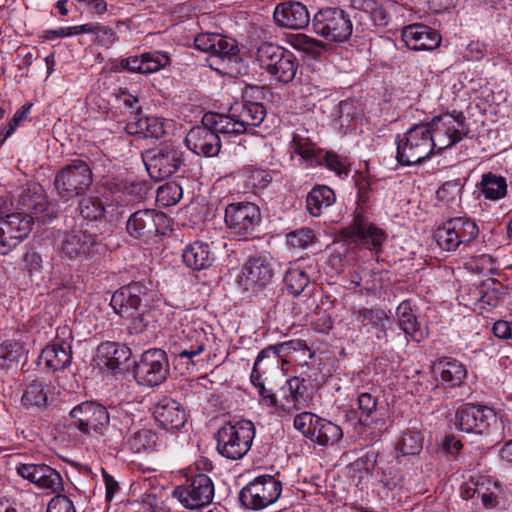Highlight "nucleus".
<instances>
[{
    "instance_id": "obj_1",
    "label": "nucleus",
    "mask_w": 512,
    "mask_h": 512,
    "mask_svg": "<svg viewBox=\"0 0 512 512\" xmlns=\"http://www.w3.org/2000/svg\"><path fill=\"white\" fill-rule=\"evenodd\" d=\"M110 414L107 408L97 401H84L72 408L69 413L74 428L82 434L95 435L114 450L124 442L132 419L125 413Z\"/></svg>"
},
{
    "instance_id": "obj_2",
    "label": "nucleus",
    "mask_w": 512,
    "mask_h": 512,
    "mask_svg": "<svg viewBox=\"0 0 512 512\" xmlns=\"http://www.w3.org/2000/svg\"><path fill=\"white\" fill-rule=\"evenodd\" d=\"M23 206L25 212L8 214L0 218V254L7 255L31 232L34 219H39L38 214L43 212L44 205L41 196L25 195Z\"/></svg>"
},
{
    "instance_id": "obj_3",
    "label": "nucleus",
    "mask_w": 512,
    "mask_h": 512,
    "mask_svg": "<svg viewBox=\"0 0 512 512\" xmlns=\"http://www.w3.org/2000/svg\"><path fill=\"white\" fill-rule=\"evenodd\" d=\"M93 163L83 159H74L57 171L54 178V190L62 202L83 196L93 184Z\"/></svg>"
},
{
    "instance_id": "obj_4",
    "label": "nucleus",
    "mask_w": 512,
    "mask_h": 512,
    "mask_svg": "<svg viewBox=\"0 0 512 512\" xmlns=\"http://www.w3.org/2000/svg\"><path fill=\"white\" fill-rule=\"evenodd\" d=\"M259 67L282 84L291 83L297 74L299 62L289 50L273 43H262L256 51Z\"/></svg>"
},
{
    "instance_id": "obj_5",
    "label": "nucleus",
    "mask_w": 512,
    "mask_h": 512,
    "mask_svg": "<svg viewBox=\"0 0 512 512\" xmlns=\"http://www.w3.org/2000/svg\"><path fill=\"white\" fill-rule=\"evenodd\" d=\"M396 159L402 166L419 164L429 158L435 143L427 125L416 124L396 139Z\"/></svg>"
},
{
    "instance_id": "obj_6",
    "label": "nucleus",
    "mask_w": 512,
    "mask_h": 512,
    "mask_svg": "<svg viewBox=\"0 0 512 512\" xmlns=\"http://www.w3.org/2000/svg\"><path fill=\"white\" fill-rule=\"evenodd\" d=\"M313 32L328 43L347 42L353 33V23L347 11L340 7H324L317 11L312 20Z\"/></svg>"
},
{
    "instance_id": "obj_7",
    "label": "nucleus",
    "mask_w": 512,
    "mask_h": 512,
    "mask_svg": "<svg viewBox=\"0 0 512 512\" xmlns=\"http://www.w3.org/2000/svg\"><path fill=\"white\" fill-rule=\"evenodd\" d=\"M254 437L255 426L252 421L227 423L217 432V450L223 457L239 460L250 450Z\"/></svg>"
},
{
    "instance_id": "obj_8",
    "label": "nucleus",
    "mask_w": 512,
    "mask_h": 512,
    "mask_svg": "<svg viewBox=\"0 0 512 512\" xmlns=\"http://www.w3.org/2000/svg\"><path fill=\"white\" fill-rule=\"evenodd\" d=\"M290 149L293 153L299 155L307 166L324 165L330 171L335 172L339 178H346L350 172L346 158H341L333 152L317 148L309 138L299 134H294Z\"/></svg>"
},
{
    "instance_id": "obj_9",
    "label": "nucleus",
    "mask_w": 512,
    "mask_h": 512,
    "mask_svg": "<svg viewBox=\"0 0 512 512\" xmlns=\"http://www.w3.org/2000/svg\"><path fill=\"white\" fill-rule=\"evenodd\" d=\"M427 125L435 143V149L442 151L460 142L469 133V125L462 112L445 113L434 117Z\"/></svg>"
},
{
    "instance_id": "obj_10",
    "label": "nucleus",
    "mask_w": 512,
    "mask_h": 512,
    "mask_svg": "<svg viewBox=\"0 0 512 512\" xmlns=\"http://www.w3.org/2000/svg\"><path fill=\"white\" fill-rule=\"evenodd\" d=\"M281 492V481L272 475H261L241 489L239 501L246 509L262 510L274 504Z\"/></svg>"
},
{
    "instance_id": "obj_11",
    "label": "nucleus",
    "mask_w": 512,
    "mask_h": 512,
    "mask_svg": "<svg viewBox=\"0 0 512 512\" xmlns=\"http://www.w3.org/2000/svg\"><path fill=\"white\" fill-rule=\"evenodd\" d=\"M134 377L141 385L159 386L170 375V363L167 353L159 348L144 351L134 366Z\"/></svg>"
},
{
    "instance_id": "obj_12",
    "label": "nucleus",
    "mask_w": 512,
    "mask_h": 512,
    "mask_svg": "<svg viewBox=\"0 0 512 512\" xmlns=\"http://www.w3.org/2000/svg\"><path fill=\"white\" fill-rule=\"evenodd\" d=\"M479 228L476 222L467 217L448 220L435 232L438 246L445 251H455L461 245L466 246L477 238Z\"/></svg>"
},
{
    "instance_id": "obj_13",
    "label": "nucleus",
    "mask_w": 512,
    "mask_h": 512,
    "mask_svg": "<svg viewBox=\"0 0 512 512\" xmlns=\"http://www.w3.org/2000/svg\"><path fill=\"white\" fill-rule=\"evenodd\" d=\"M340 234L346 241L367 248L375 254L381 252L387 238L385 231L370 222L362 213H355L352 222Z\"/></svg>"
},
{
    "instance_id": "obj_14",
    "label": "nucleus",
    "mask_w": 512,
    "mask_h": 512,
    "mask_svg": "<svg viewBox=\"0 0 512 512\" xmlns=\"http://www.w3.org/2000/svg\"><path fill=\"white\" fill-rule=\"evenodd\" d=\"M172 495L185 508L200 509L212 502L214 484L208 475L196 474L187 478L184 484L175 487Z\"/></svg>"
},
{
    "instance_id": "obj_15",
    "label": "nucleus",
    "mask_w": 512,
    "mask_h": 512,
    "mask_svg": "<svg viewBox=\"0 0 512 512\" xmlns=\"http://www.w3.org/2000/svg\"><path fill=\"white\" fill-rule=\"evenodd\" d=\"M225 223L232 235L247 239L261 221L259 207L251 202L231 203L225 208Z\"/></svg>"
},
{
    "instance_id": "obj_16",
    "label": "nucleus",
    "mask_w": 512,
    "mask_h": 512,
    "mask_svg": "<svg viewBox=\"0 0 512 512\" xmlns=\"http://www.w3.org/2000/svg\"><path fill=\"white\" fill-rule=\"evenodd\" d=\"M184 163V153L173 143H166L157 148L146 163L149 175L157 180H164L176 173Z\"/></svg>"
},
{
    "instance_id": "obj_17",
    "label": "nucleus",
    "mask_w": 512,
    "mask_h": 512,
    "mask_svg": "<svg viewBox=\"0 0 512 512\" xmlns=\"http://www.w3.org/2000/svg\"><path fill=\"white\" fill-rule=\"evenodd\" d=\"M149 287L143 282H132L116 290L110 301L114 312L121 317H133L148 301Z\"/></svg>"
},
{
    "instance_id": "obj_18",
    "label": "nucleus",
    "mask_w": 512,
    "mask_h": 512,
    "mask_svg": "<svg viewBox=\"0 0 512 512\" xmlns=\"http://www.w3.org/2000/svg\"><path fill=\"white\" fill-rule=\"evenodd\" d=\"M166 215L153 209H141L132 213L126 222V233L139 243H148L159 233V225Z\"/></svg>"
},
{
    "instance_id": "obj_19",
    "label": "nucleus",
    "mask_w": 512,
    "mask_h": 512,
    "mask_svg": "<svg viewBox=\"0 0 512 512\" xmlns=\"http://www.w3.org/2000/svg\"><path fill=\"white\" fill-rule=\"evenodd\" d=\"M491 422H496V414L487 406L464 404L455 414V426L465 433L482 434Z\"/></svg>"
},
{
    "instance_id": "obj_20",
    "label": "nucleus",
    "mask_w": 512,
    "mask_h": 512,
    "mask_svg": "<svg viewBox=\"0 0 512 512\" xmlns=\"http://www.w3.org/2000/svg\"><path fill=\"white\" fill-rule=\"evenodd\" d=\"M102 249L98 237L86 230H72L67 233L61 243V254L71 260L91 259Z\"/></svg>"
},
{
    "instance_id": "obj_21",
    "label": "nucleus",
    "mask_w": 512,
    "mask_h": 512,
    "mask_svg": "<svg viewBox=\"0 0 512 512\" xmlns=\"http://www.w3.org/2000/svg\"><path fill=\"white\" fill-rule=\"evenodd\" d=\"M185 144L195 154L205 157L217 156L221 149L219 135L210 125L203 122L201 126L190 129L185 137Z\"/></svg>"
},
{
    "instance_id": "obj_22",
    "label": "nucleus",
    "mask_w": 512,
    "mask_h": 512,
    "mask_svg": "<svg viewBox=\"0 0 512 512\" xmlns=\"http://www.w3.org/2000/svg\"><path fill=\"white\" fill-rule=\"evenodd\" d=\"M305 391L306 387L303 379L293 377L287 380L279 391L275 410L278 416L283 417L304 408L307 404V399L304 396Z\"/></svg>"
},
{
    "instance_id": "obj_23",
    "label": "nucleus",
    "mask_w": 512,
    "mask_h": 512,
    "mask_svg": "<svg viewBox=\"0 0 512 512\" xmlns=\"http://www.w3.org/2000/svg\"><path fill=\"white\" fill-rule=\"evenodd\" d=\"M401 37L407 48L413 51H431L441 44L440 34L424 24L406 26Z\"/></svg>"
},
{
    "instance_id": "obj_24",
    "label": "nucleus",
    "mask_w": 512,
    "mask_h": 512,
    "mask_svg": "<svg viewBox=\"0 0 512 512\" xmlns=\"http://www.w3.org/2000/svg\"><path fill=\"white\" fill-rule=\"evenodd\" d=\"M276 24L287 29H303L310 23L307 7L298 1H286L276 5L273 13Z\"/></svg>"
},
{
    "instance_id": "obj_25",
    "label": "nucleus",
    "mask_w": 512,
    "mask_h": 512,
    "mask_svg": "<svg viewBox=\"0 0 512 512\" xmlns=\"http://www.w3.org/2000/svg\"><path fill=\"white\" fill-rule=\"evenodd\" d=\"M154 418L165 430H179L187 422L184 407L176 400L164 397L154 409Z\"/></svg>"
},
{
    "instance_id": "obj_26",
    "label": "nucleus",
    "mask_w": 512,
    "mask_h": 512,
    "mask_svg": "<svg viewBox=\"0 0 512 512\" xmlns=\"http://www.w3.org/2000/svg\"><path fill=\"white\" fill-rule=\"evenodd\" d=\"M170 57L166 52L153 51L122 59L120 67L132 73L151 74L166 67Z\"/></svg>"
},
{
    "instance_id": "obj_27",
    "label": "nucleus",
    "mask_w": 512,
    "mask_h": 512,
    "mask_svg": "<svg viewBox=\"0 0 512 512\" xmlns=\"http://www.w3.org/2000/svg\"><path fill=\"white\" fill-rule=\"evenodd\" d=\"M273 271L268 261L261 257L250 258L243 266L240 282L247 290L264 287L272 279Z\"/></svg>"
},
{
    "instance_id": "obj_28",
    "label": "nucleus",
    "mask_w": 512,
    "mask_h": 512,
    "mask_svg": "<svg viewBox=\"0 0 512 512\" xmlns=\"http://www.w3.org/2000/svg\"><path fill=\"white\" fill-rule=\"evenodd\" d=\"M211 56L221 61L226 73L241 72V68L238 66L242 65V59L239 56V49L234 39L219 35Z\"/></svg>"
},
{
    "instance_id": "obj_29",
    "label": "nucleus",
    "mask_w": 512,
    "mask_h": 512,
    "mask_svg": "<svg viewBox=\"0 0 512 512\" xmlns=\"http://www.w3.org/2000/svg\"><path fill=\"white\" fill-rule=\"evenodd\" d=\"M132 353L129 347L116 342H104L97 348L98 364L114 371L126 363Z\"/></svg>"
},
{
    "instance_id": "obj_30",
    "label": "nucleus",
    "mask_w": 512,
    "mask_h": 512,
    "mask_svg": "<svg viewBox=\"0 0 512 512\" xmlns=\"http://www.w3.org/2000/svg\"><path fill=\"white\" fill-rule=\"evenodd\" d=\"M182 258L184 264L193 270L207 269L212 266L215 259L210 245L202 241L188 245L182 253Z\"/></svg>"
},
{
    "instance_id": "obj_31",
    "label": "nucleus",
    "mask_w": 512,
    "mask_h": 512,
    "mask_svg": "<svg viewBox=\"0 0 512 512\" xmlns=\"http://www.w3.org/2000/svg\"><path fill=\"white\" fill-rule=\"evenodd\" d=\"M183 333L185 334L186 343L177 352V356L180 359L187 360V364L191 363L194 366V358L205 350L209 338L203 328H188L183 330Z\"/></svg>"
},
{
    "instance_id": "obj_32",
    "label": "nucleus",
    "mask_w": 512,
    "mask_h": 512,
    "mask_svg": "<svg viewBox=\"0 0 512 512\" xmlns=\"http://www.w3.org/2000/svg\"><path fill=\"white\" fill-rule=\"evenodd\" d=\"M232 116L238 119L247 132L248 127H257L263 122L266 109L260 102L244 101L232 106Z\"/></svg>"
},
{
    "instance_id": "obj_33",
    "label": "nucleus",
    "mask_w": 512,
    "mask_h": 512,
    "mask_svg": "<svg viewBox=\"0 0 512 512\" xmlns=\"http://www.w3.org/2000/svg\"><path fill=\"white\" fill-rule=\"evenodd\" d=\"M40 359L52 371L63 370L71 363V346L65 342L48 345L42 350Z\"/></svg>"
},
{
    "instance_id": "obj_34",
    "label": "nucleus",
    "mask_w": 512,
    "mask_h": 512,
    "mask_svg": "<svg viewBox=\"0 0 512 512\" xmlns=\"http://www.w3.org/2000/svg\"><path fill=\"white\" fill-rule=\"evenodd\" d=\"M440 371L441 381L449 387L460 386L467 376L465 365L457 359L445 357L436 364Z\"/></svg>"
},
{
    "instance_id": "obj_35",
    "label": "nucleus",
    "mask_w": 512,
    "mask_h": 512,
    "mask_svg": "<svg viewBox=\"0 0 512 512\" xmlns=\"http://www.w3.org/2000/svg\"><path fill=\"white\" fill-rule=\"evenodd\" d=\"M334 191L325 185H317L312 188L306 197V208L310 215L318 217L323 208L330 207L335 203Z\"/></svg>"
},
{
    "instance_id": "obj_36",
    "label": "nucleus",
    "mask_w": 512,
    "mask_h": 512,
    "mask_svg": "<svg viewBox=\"0 0 512 512\" xmlns=\"http://www.w3.org/2000/svg\"><path fill=\"white\" fill-rule=\"evenodd\" d=\"M203 123L210 125L215 130L217 135H219V133H245L244 126H242L236 117L232 116V106L230 107L229 113L227 115L218 113L205 114L203 117Z\"/></svg>"
},
{
    "instance_id": "obj_37",
    "label": "nucleus",
    "mask_w": 512,
    "mask_h": 512,
    "mask_svg": "<svg viewBox=\"0 0 512 512\" xmlns=\"http://www.w3.org/2000/svg\"><path fill=\"white\" fill-rule=\"evenodd\" d=\"M314 421L315 425L310 439L318 445H333L342 438L343 432L340 426L319 416Z\"/></svg>"
},
{
    "instance_id": "obj_38",
    "label": "nucleus",
    "mask_w": 512,
    "mask_h": 512,
    "mask_svg": "<svg viewBox=\"0 0 512 512\" xmlns=\"http://www.w3.org/2000/svg\"><path fill=\"white\" fill-rule=\"evenodd\" d=\"M398 324L404 333L410 336L414 341L420 342L425 337V332L421 330L416 316L412 312L408 301L399 304L396 311Z\"/></svg>"
},
{
    "instance_id": "obj_39",
    "label": "nucleus",
    "mask_w": 512,
    "mask_h": 512,
    "mask_svg": "<svg viewBox=\"0 0 512 512\" xmlns=\"http://www.w3.org/2000/svg\"><path fill=\"white\" fill-rule=\"evenodd\" d=\"M280 356L275 345L263 349L256 358L250 378L257 380V377H263L267 372L277 370Z\"/></svg>"
},
{
    "instance_id": "obj_40",
    "label": "nucleus",
    "mask_w": 512,
    "mask_h": 512,
    "mask_svg": "<svg viewBox=\"0 0 512 512\" xmlns=\"http://www.w3.org/2000/svg\"><path fill=\"white\" fill-rule=\"evenodd\" d=\"M47 401L45 382L39 379L30 381L23 392L22 404L26 408H43L47 405Z\"/></svg>"
},
{
    "instance_id": "obj_41",
    "label": "nucleus",
    "mask_w": 512,
    "mask_h": 512,
    "mask_svg": "<svg viewBox=\"0 0 512 512\" xmlns=\"http://www.w3.org/2000/svg\"><path fill=\"white\" fill-rule=\"evenodd\" d=\"M423 448V436L418 430H407L403 432L401 439L397 443L396 452L399 463L400 457L417 456Z\"/></svg>"
},
{
    "instance_id": "obj_42",
    "label": "nucleus",
    "mask_w": 512,
    "mask_h": 512,
    "mask_svg": "<svg viewBox=\"0 0 512 512\" xmlns=\"http://www.w3.org/2000/svg\"><path fill=\"white\" fill-rule=\"evenodd\" d=\"M481 192L489 200H499L506 196L507 182L506 178L491 172L482 175Z\"/></svg>"
},
{
    "instance_id": "obj_43",
    "label": "nucleus",
    "mask_w": 512,
    "mask_h": 512,
    "mask_svg": "<svg viewBox=\"0 0 512 512\" xmlns=\"http://www.w3.org/2000/svg\"><path fill=\"white\" fill-rule=\"evenodd\" d=\"M284 283L289 293L299 297L309 287V271L301 267L289 268L284 275Z\"/></svg>"
},
{
    "instance_id": "obj_44",
    "label": "nucleus",
    "mask_w": 512,
    "mask_h": 512,
    "mask_svg": "<svg viewBox=\"0 0 512 512\" xmlns=\"http://www.w3.org/2000/svg\"><path fill=\"white\" fill-rule=\"evenodd\" d=\"M24 347L21 343L7 340L0 344V368L10 369L17 366L24 357Z\"/></svg>"
},
{
    "instance_id": "obj_45",
    "label": "nucleus",
    "mask_w": 512,
    "mask_h": 512,
    "mask_svg": "<svg viewBox=\"0 0 512 512\" xmlns=\"http://www.w3.org/2000/svg\"><path fill=\"white\" fill-rule=\"evenodd\" d=\"M356 320L363 326L384 330L388 316L381 309L362 308L356 312Z\"/></svg>"
},
{
    "instance_id": "obj_46",
    "label": "nucleus",
    "mask_w": 512,
    "mask_h": 512,
    "mask_svg": "<svg viewBox=\"0 0 512 512\" xmlns=\"http://www.w3.org/2000/svg\"><path fill=\"white\" fill-rule=\"evenodd\" d=\"M158 435L150 429H142L129 439V447L132 451L140 453L153 450L157 447Z\"/></svg>"
},
{
    "instance_id": "obj_47",
    "label": "nucleus",
    "mask_w": 512,
    "mask_h": 512,
    "mask_svg": "<svg viewBox=\"0 0 512 512\" xmlns=\"http://www.w3.org/2000/svg\"><path fill=\"white\" fill-rule=\"evenodd\" d=\"M80 215L88 221H100L105 216V206L97 197H86L79 203Z\"/></svg>"
},
{
    "instance_id": "obj_48",
    "label": "nucleus",
    "mask_w": 512,
    "mask_h": 512,
    "mask_svg": "<svg viewBox=\"0 0 512 512\" xmlns=\"http://www.w3.org/2000/svg\"><path fill=\"white\" fill-rule=\"evenodd\" d=\"M182 194V188L178 183L169 182L157 189L156 199L162 206L168 207L177 204Z\"/></svg>"
},
{
    "instance_id": "obj_49",
    "label": "nucleus",
    "mask_w": 512,
    "mask_h": 512,
    "mask_svg": "<svg viewBox=\"0 0 512 512\" xmlns=\"http://www.w3.org/2000/svg\"><path fill=\"white\" fill-rule=\"evenodd\" d=\"M357 403L358 410L361 415L360 420L362 421L363 417H371L377 411L378 406V395L376 394V390L359 393Z\"/></svg>"
},
{
    "instance_id": "obj_50",
    "label": "nucleus",
    "mask_w": 512,
    "mask_h": 512,
    "mask_svg": "<svg viewBox=\"0 0 512 512\" xmlns=\"http://www.w3.org/2000/svg\"><path fill=\"white\" fill-rule=\"evenodd\" d=\"M44 470V476L38 482L37 486L40 489H48L53 493H60L63 491V479L60 473L50 466H47Z\"/></svg>"
},
{
    "instance_id": "obj_51",
    "label": "nucleus",
    "mask_w": 512,
    "mask_h": 512,
    "mask_svg": "<svg viewBox=\"0 0 512 512\" xmlns=\"http://www.w3.org/2000/svg\"><path fill=\"white\" fill-rule=\"evenodd\" d=\"M314 239V232L310 228H301L287 234V243L294 248L305 249Z\"/></svg>"
},
{
    "instance_id": "obj_52",
    "label": "nucleus",
    "mask_w": 512,
    "mask_h": 512,
    "mask_svg": "<svg viewBox=\"0 0 512 512\" xmlns=\"http://www.w3.org/2000/svg\"><path fill=\"white\" fill-rule=\"evenodd\" d=\"M47 465L45 464H20L16 467V472L22 478L29 480L37 486L38 482L44 476Z\"/></svg>"
},
{
    "instance_id": "obj_53",
    "label": "nucleus",
    "mask_w": 512,
    "mask_h": 512,
    "mask_svg": "<svg viewBox=\"0 0 512 512\" xmlns=\"http://www.w3.org/2000/svg\"><path fill=\"white\" fill-rule=\"evenodd\" d=\"M318 416L310 412H302L295 416L293 424L295 429L302 432L306 438H311L312 430L314 429L315 419Z\"/></svg>"
},
{
    "instance_id": "obj_54",
    "label": "nucleus",
    "mask_w": 512,
    "mask_h": 512,
    "mask_svg": "<svg viewBox=\"0 0 512 512\" xmlns=\"http://www.w3.org/2000/svg\"><path fill=\"white\" fill-rule=\"evenodd\" d=\"M26 269L33 279H41L43 272V260L39 253L31 251L27 252L24 256Z\"/></svg>"
},
{
    "instance_id": "obj_55",
    "label": "nucleus",
    "mask_w": 512,
    "mask_h": 512,
    "mask_svg": "<svg viewBox=\"0 0 512 512\" xmlns=\"http://www.w3.org/2000/svg\"><path fill=\"white\" fill-rule=\"evenodd\" d=\"M56 494L49 501L46 512H76L74 503L68 496Z\"/></svg>"
},
{
    "instance_id": "obj_56",
    "label": "nucleus",
    "mask_w": 512,
    "mask_h": 512,
    "mask_svg": "<svg viewBox=\"0 0 512 512\" xmlns=\"http://www.w3.org/2000/svg\"><path fill=\"white\" fill-rule=\"evenodd\" d=\"M140 114L132 115L131 119L127 122L125 130L130 135L138 136L139 138L146 139V123L147 117H139Z\"/></svg>"
},
{
    "instance_id": "obj_57",
    "label": "nucleus",
    "mask_w": 512,
    "mask_h": 512,
    "mask_svg": "<svg viewBox=\"0 0 512 512\" xmlns=\"http://www.w3.org/2000/svg\"><path fill=\"white\" fill-rule=\"evenodd\" d=\"M219 34L202 33L195 37L194 47L202 52H207L212 55L215 50V43L218 40Z\"/></svg>"
},
{
    "instance_id": "obj_58",
    "label": "nucleus",
    "mask_w": 512,
    "mask_h": 512,
    "mask_svg": "<svg viewBox=\"0 0 512 512\" xmlns=\"http://www.w3.org/2000/svg\"><path fill=\"white\" fill-rule=\"evenodd\" d=\"M146 138H160L165 133V123L163 119L155 116H147V123L145 126Z\"/></svg>"
},
{
    "instance_id": "obj_59",
    "label": "nucleus",
    "mask_w": 512,
    "mask_h": 512,
    "mask_svg": "<svg viewBox=\"0 0 512 512\" xmlns=\"http://www.w3.org/2000/svg\"><path fill=\"white\" fill-rule=\"evenodd\" d=\"M251 383L257 388L259 395L262 398V401L272 407H277L278 397L272 393L270 390L266 389L264 385L263 377H257V380L254 378H250Z\"/></svg>"
},
{
    "instance_id": "obj_60",
    "label": "nucleus",
    "mask_w": 512,
    "mask_h": 512,
    "mask_svg": "<svg viewBox=\"0 0 512 512\" xmlns=\"http://www.w3.org/2000/svg\"><path fill=\"white\" fill-rule=\"evenodd\" d=\"M293 46L296 49L304 50L308 52L316 51L320 48H323V43L319 40H316L314 38L308 37L305 34H299L296 36Z\"/></svg>"
},
{
    "instance_id": "obj_61",
    "label": "nucleus",
    "mask_w": 512,
    "mask_h": 512,
    "mask_svg": "<svg viewBox=\"0 0 512 512\" xmlns=\"http://www.w3.org/2000/svg\"><path fill=\"white\" fill-rule=\"evenodd\" d=\"M487 51L486 45L479 41L471 42L465 50L464 59L467 61H480Z\"/></svg>"
},
{
    "instance_id": "obj_62",
    "label": "nucleus",
    "mask_w": 512,
    "mask_h": 512,
    "mask_svg": "<svg viewBox=\"0 0 512 512\" xmlns=\"http://www.w3.org/2000/svg\"><path fill=\"white\" fill-rule=\"evenodd\" d=\"M460 193L458 184L454 181L445 182L438 190L437 197L441 201L449 202L453 200L456 195Z\"/></svg>"
},
{
    "instance_id": "obj_63",
    "label": "nucleus",
    "mask_w": 512,
    "mask_h": 512,
    "mask_svg": "<svg viewBox=\"0 0 512 512\" xmlns=\"http://www.w3.org/2000/svg\"><path fill=\"white\" fill-rule=\"evenodd\" d=\"M316 306L315 299L309 294L307 299H297L293 302V313L297 316L308 315Z\"/></svg>"
},
{
    "instance_id": "obj_64",
    "label": "nucleus",
    "mask_w": 512,
    "mask_h": 512,
    "mask_svg": "<svg viewBox=\"0 0 512 512\" xmlns=\"http://www.w3.org/2000/svg\"><path fill=\"white\" fill-rule=\"evenodd\" d=\"M493 333L496 337L501 339H512V323L499 320L493 325Z\"/></svg>"
}]
</instances>
